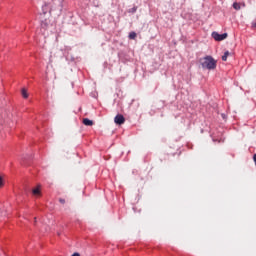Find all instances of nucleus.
I'll return each instance as SVG.
<instances>
[{"instance_id": "nucleus-1", "label": "nucleus", "mask_w": 256, "mask_h": 256, "mask_svg": "<svg viewBox=\"0 0 256 256\" xmlns=\"http://www.w3.org/2000/svg\"><path fill=\"white\" fill-rule=\"evenodd\" d=\"M199 63L202 69H208V71H213V69H217V61L212 56L200 58Z\"/></svg>"}, {"instance_id": "nucleus-2", "label": "nucleus", "mask_w": 256, "mask_h": 256, "mask_svg": "<svg viewBox=\"0 0 256 256\" xmlns=\"http://www.w3.org/2000/svg\"><path fill=\"white\" fill-rule=\"evenodd\" d=\"M212 37L215 39V41H225L227 33L219 34L218 32H213Z\"/></svg>"}, {"instance_id": "nucleus-3", "label": "nucleus", "mask_w": 256, "mask_h": 256, "mask_svg": "<svg viewBox=\"0 0 256 256\" xmlns=\"http://www.w3.org/2000/svg\"><path fill=\"white\" fill-rule=\"evenodd\" d=\"M114 123H116V125H123V123H125V117L121 114L116 115L114 118Z\"/></svg>"}, {"instance_id": "nucleus-4", "label": "nucleus", "mask_w": 256, "mask_h": 256, "mask_svg": "<svg viewBox=\"0 0 256 256\" xmlns=\"http://www.w3.org/2000/svg\"><path fill=\"white\" fill-rule=\"evenodd\" d=\"M83 124L86 125L87 127H91L93 125V122L92 120H89V118H84Z\"/></svg>"}, {"instance_id": "nucleus-5", "label": "nucleus", "mask_w": 256, "mask_h": 256, "mask_svg": "<svg viewBox=\"0 0 256 256\" xmlns=\"http://www.w3.org/2000/svg\"><path fill=\"white\" fill-rule=\"evenodd\" d=\"M33 195H41V186L38 185L37 188L32 190Z\"/></svg>"}, {"instance_id": "nucleus-6", "label": "nucleus", "mask_w": 256, "mask_h": 256, "mask_svg": "<svg viewBox=\"0 0 256 256\" xmlns=\"http://www.w3.org/2000/svg\"><path fill=\"white\" fill-rule=\"evenodd\" d=\"M48 11H49V6L47 4L42 6V13H43V15H46Z\"/></svg>"}, {"instance_id": "nucleus-7", "label": "nucleus", "mask_w": 256, "mask_h": 256, "mask_svg": "<svg viewBox=\"0 0 256 256\" xmlns=\"http://www.w3.org/2000/svg\"><path fill=\"white\" fill-rule=\"evenodd\" d=\"M22 97L24 99H27L29 97V94L27 93V89L25 88L22 89Z\"/></svg>"}, {"instance_id": "nucleus-8", "label": "nucleus", "mask_w": 256, "mask_h": 256, "mask_svg": "<svg viewBox=\"0 0 256 256\" xmlns=\"http://www.w3.org/2000/svg\"><path fill=\"white\" fill-rule=\"evenodd\" d=\"M229 55H230L229 51H226L222 56V61H227V58L229 57Z\"/></svg>"}, {"instance_id": "nucleus-9", "label": "nucleus", "mask_w": 256, "mask_h": 256, "mask_svg": "<svg viewBox=\"0 0 256 256\" xmlns=\"http://www.w3.org/2000/svg\"><path fill=\"white\" fill-rule=\"evenodd\" d=\"M233 7H234V9H235L236 11H239V9H241V4L235 2V3L233 4Z\"/></svg>"}, {"instance_id": "nucleus-10", "label": "nucleus", "mask_w": 256, "mask_h": 256, "mask_svg": "<svg viewBox=\"0 0 256 256\" xmlns=\"http://www.w3.org/2000/svg\"><path fill=\"white\" fill-rule=\"evenodd\" d=\"M136 37H137V33H135V32H131L129 34V39H135Z\"/></svg>"}, {"instance_id": "nucleus-11", "label": "nucleus", "mask_w": 256, "mask_h": 256, "mask_svg": "<svg viewBox=\"0 0 256 256\" xmlns=\"http://www.w3.org/2000/svg\"><path fill=\"white\" fill-rule=\"evenodd\" d=\"M129 13H137V7H133L129 10Z\"/></svg>"}, {"instance_id": "nucleus-12", "label": "nucleus", "mask_w": 256, "mask_h": 256, "mask_svg": "<svg viewBox=\"0 0 256 256\" xmlns=\"http://www.w3.org/2000/svg\"><path fill=\"white\" fill-rule=\"evenodd\" d=\"M251 27H252L253 29H256V20L251 23Z\"/></svg>"}, {"instance_id": "nucleus-13", "label": "nucleus", "mask_w": 256, "mask_h": 256, "mask_svg": "<svg viewBox=\"0 0 256 256\" xmlns=\"http://www.w3.org/2000/svg\"><path fill=\"white\" fill-rule=\"evenodd\" d=\"M0 187H3V177L0 176Z\"/></svg>"}, {"instance_id": "nucleus-14", "label": "nucleus", "mask_w": 256, "mask_h": 256, "mask_svg": "<svg viewBox=\"0 0 256 256\" xmlns=\"http://www.w3.org/2000/svg\"><path fill=\"white\" fill-rule=\"evenodd\" d=\"M41 27H47V22H42Z\"/></svg>"}, {"instance_id": "nucleus-15", "label": "nucleus", "mask_w": 256, "mask_h": 256, "mask_svg": "<svg viewBox=\"0 0 256 256\" xmlns=\"http://www.w3.org/2000/svg\"><path fill=\"white\" fill-rule=\"evenodd\" d=\"M59 201H60V203H62V205H64V203H65V199L60 198V199H59Z\"/></svg>"}, {"instance_id": "nucleus-16", "label": "nucleus", "mask_w": 256, "mask_h": 256, "mask_svg": "<svg viewBox=\"0 0 256 256\" xmlns=\"http://www.w3.org/2000/svg\"><path fill=\"white\" fill-rule=\"evenodd\" d=\"M72 256H81V254L75 252L74 254H72Z\"/></svg>"}, {"instance_id": "nucleus-17", "label": "nucleus", "mask_w": 256, "mask_h": 256, "mask_svg": "<svg viewBox=\"0 0 256 256\" xmlns=\"http://www.w3.org/2000/svg\"><path fill=\"white\" fill-rule=\"evenodd\" d=\"M222 117L225 119L226 118L225 114H222Z\"/></svg>"}]
</instances>
